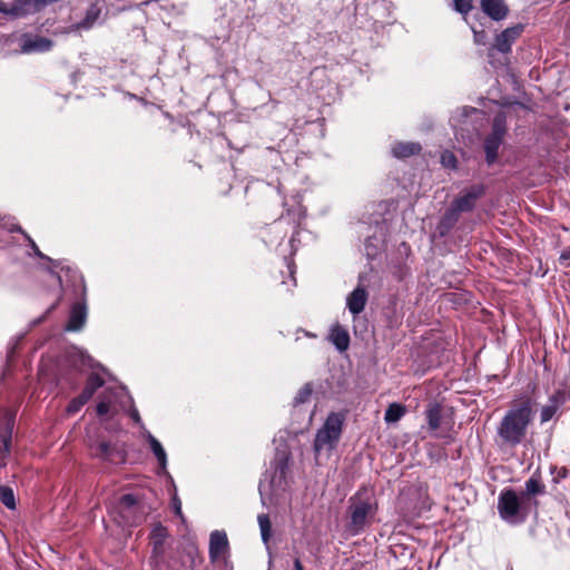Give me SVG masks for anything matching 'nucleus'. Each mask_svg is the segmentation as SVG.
<instances>
[{"label": "nucleus", "instance_id": "4", "mask_svg": "<svg viewBox=\"0 0 570 570\" xmlns=\"http://www.w3.org/2000/svg\"><path fill=\"white\" fill-rule=\"evenodd\" d=\"M534 508L513 489H504L498 497V512L508 524L518 525L527 521Z\"/></svg>", "mask_w": 570, "mask_h": 570}, {"label": "nucleus", "instance_id": "13", "mask_svg": "<svg viewBox=\"0 0 570 570\" xmlns=\"http://www.w3.org/2000/svg\"><path fill=\"white\" fill-rule=\"evenodd\" d=\"M88 311L85 301L72 304L69 313L68 322L65 326L67 332L81 331L87 322Z\"/></svg>", "mask_w": 570, "mask_h": 570}, {"label": "nucleus", "instance_id": "49", "mask_svg": "<svg viewBox=\"0 0 570 570\" xmlns=\"http://www.w3.org/2000/svg\"><path fill=\"white\" fill-rule=\"evenodd\" d=\"M560 258H561V259H564V261H566V259H570V252H563V253L561 254V257H560Z\"/></svg>", "mask_w": 570, "mask_h": 570}, {"label": "nucleus", "instance_id": "16", "mask_svg": "<svg viewBox=\"0 0 570 570\" xmlns=\"http://www.w3.org/2000/svg\"><path fill=\"white\" fill-rule=\"evenodd\" d=\"M481 8L493 20H502L508 14V7L503 0H481Z\"/></svg>", "mask_w": 570, "mask_h": 570}, {"label": "nucleus", "instance_id": "18", "mask_svg": "<svg viewBox=\"0 0 570 570\" xmlns=\"http://www.w3.org/2000/svg\"><path fill=\"white\" fill-rule=\"evenodd\" d=\"M385 243V233L383 228H380V233L376 235L367 236L365 240V253L368 258H374L379 252L383 248Z\"/></svg>", "mask_w": 570, "mask_h": 570}, {"label": "nucleus", "instance_id": "38", "mask_svg": "<svg viewBox=\"0 0 570 570\" xmlns=\"http://www.w3.org/2000/svg\"><path fill=\"white\" fill-rule=\"evenodd\" d=\"M58 304H59V299L57 302H55L51 306H49L47 308V311L43 313V315H41L40 317L33 320L32 321V325L36 326V325L40 324L41 322H43L48 317V315L50 313H52V311H55L57 308Z\"/></svg>", "mask_w": 570, "mask_h": 570}, {"label": "nucleus", "instance_id": "31", "mask_svg": "<svg viewBox=\"0 0 570 570\" xmlns=\"http://www.w3.org/2000/svg\"><path fill=\"white\" fill-rule=\"evenodd\" d=\"M459 215L460 213L456 212L452 206L446 210V213L444 214L441 223H440V227L442 229H445V230H449L450 228H452L454 226V224L458 222L459 219Z\"/></svg>", "mask_w": 570, "mask_h": 570}, {"label": "nucleus", "instance_id": "23", "mask_svg": "<svg viewBox=\"0 0 570 570\" xmlns=\"http://www.w3.org/2000/svg\"><path fill=\"white\" fill-rule=\"evenodd\" d=\"M426 421L430 430L435 431L441 428L442 424V409L439 404H429L425 411Z\"/></svg>", "mask_w": 570, "mask_h": 570}, {"label": "nucleus", "instance_id": "25", "mask_svg": "<svg viewBox=\"0 0 570 570\" xmlns=\"http://www.w3.org/2000/svg\"><path fill=\"white\" fill-rule=\"evenodd\" d=\"M168 537L167 529L161 524L154 525L150 538L154 544V552H161L163 546L165 543L166 538Z\"/></svg>", "mask_w": 570, "mask_h": 570}, {"label": "nucleus", "instance_id": "29", "mask_svg": "<svg viewBox=\"0 0 570 570\" xmlns=\"http://www.w3.org/2000/svg\"><path fill=\"white\" fill-rule=\"evenodd\" d=\"M0 501L8 509H16V499L13 490L7 485H0Z\"/></svg>", "mask_w": 570, "mask_h": 570}, {"label": "nucleus", "instance_id": "12", "mask_svg": "<svg viewBox=\"0 0 570 570\" xmlns=\"http://www.w3.org/2000/svg\"><path fill=\"white\" fill-rule=\"evenodd\" d=\"M523 31L522 24L509 27L495 37V41L492 46L493 49L502 53L511 51V47L514 41L521 36Z\"/></svg>", "mask_w": 570, "mask_h": 570}, {"label": "nucleus", "instance_id": "47", "mask_svg": "<svg viewBox=\"0 0 570 570\" xmlns=\"http://www.w3.org/2000/svg\"><path fill=\"white\" fill-rule=\"evenodd\" d=\"M450 122H451V125L453 126V128H455V129H456V128H458V126H459L458 116H456V115H453V116L451 117V119H450Z\"/></svg>", "mask_w": 570, "mask_h": 570}, {"label": "nucleus", "instance_id": "9", "mask_svg": "<svg viewBox=\"0 0 570 570\" xmlns=\"http://www.w3.org/2000/svg\"><path fill=\"white\" fill-rule=\"evenodd\" d=\"M92 455L105 461L118 463L125 461V452L116 444L108 441H99L90 445Z\"/></svg>", "mask_w": 570, "mask_h": 570}, {"label": "nucleus", "instance_id": "7", "mask_svg": "<svg viewBox=\"0 0 570 570\" xmlns=\"http://www.w3.org/2000/svg\"><path fill=\"white\" fill-rule=\"evenodd\" d=\"M19 48L20 52L24 55L43 53L53 48V41L49 38L27 32L20 36Z\"/></svg>", "mask_w": 570, "mask_h": 570}, {"label": "nucleus", "instance_id": "44", "mask_svg": "<svg viewBox=\"0 0 570 570\" xmlns=\"http://www.w3.org/2000/svg\"><path fill=\"white\" fill-rule=\"evenodd\" d=\"M129 415L130 417L137 423V424H140L141 423V419H140V415H139V412L136 407H132L130 411H129Z\"/></svg>", "mask_w": 570, "mask_h": 570}, {"label": "nucleus", "instance_id": "50", "mask_svg": "<svg viewBox=\"0 0 570 570\" xmlns=\"http://www.w3.org/2000/svg\"><path fill=\"white\" fill-rule=\"evenodd\" d=\"M285 465H286V462L279 461V463H278V466H277V468H279V470H281V473H282V474L284 473V466H285Z\"/></svg>", "mask_w": 570, "mask_h": 570}, {"label": "nucleus", "instance_id": "37", "mask_svg": "<svg viewBox=\"0 0 570 570\" xmlns=\"http://www.w3.org/2000/svg\"><path fill=\"white\" fill-rule=\"evenodd\" d=\"M26 238L29 243V246L30 248L32 249V252L35 253V255H37L39 258H42V259H47L51 263H53L55 266H58V263L53 262L50 257L46 256L37 246V244L35 243V240L29 236V235H26Z\"/></svg>", "mask_w": 570, "mask_h": 570}, {"label": "nucleus", "instance_id": "8", "mask_svg": "<svg viewBox=\"0 0 570 570\" xmlns=\"http://www.w3.org/2000/svg\"><path fill=\"white\" fill-rule=\"evenodd\" d=\"M570 401V389H558L549 397L548 404L543 405L540 412V422L550 421L558 410Z\"/></svg>", "mask_w": 570, "mask_h": 570}, {"label": "nucleus", "instance_id": "40", "mask_svg": "<svg viewBox=\"0 0 570 570\" xmlns=\"http://www.w3.org/2000/svg\"><path fill=\"white\" fill-rule=\"evenodd\" d=\"M407 273L409 268L405 265H403L397 267V269L394 272V275L399 281H402L407 275Z\"/></svg>", "mask_w": 570, "mask_h": 570}, {"label": "nucleus", "instance_id": "21", "mask_svg": "<svg viewBox=\"0 0 570 570\" xmlns=\"http://www.w3.org/2000/svg\"><path fill=\"white\" fill-rule=\"evenodd\" d=\"M330 340L340 352H344L348 348L350 335L347 331L340 325L331 330Z\"/></svg>", "mask_w": 570, "mask_h": 570}, {"label": "nucleus", "instance_id": "15", "mask_svg": "<svg viewBox=\"0 0 570 570\" xmlns=\"http://www.w3.org/2000/svg\"><path fill=\"white\" fill-rule=\"evenodd\" d=\"M228 540L224 531L215 530L209 538V558L214 562L218 560L227 550Z\"/></svg>", "mask_w": 570, "mask_h": 570}, {"label": "nucleus", "instance_id": "14", "mask_svg": "<svg viewBox=\"0 0 570 570\" xmlns=\"http://www.w3.org/2000/svg\"><path fill=\"white\" fill-rule=\"evenodd\" d=\"M38 12L36 0H14L7 3L6 17L11 19H21Z\"/></svg>", "mask_w": 570, "mask_h": 570}, {"label": "nucleus", "instance_id": "48", "mask_svg": "<svg viewBox=\"0 0 570 570\" xmlns=\"http://www.w3.org/2000/svg\"><path fill=\"white\" fill-rule=\"evenodd\" d=\"M7 3L0 0V13L6 16Z\"/></svg>", "mask_w": 570, "mask_h": 570}, {"label": "nucleus", "instance_id": "51", "mask_svg": "<svg viewBox=\"0 0 570 570\" xmlns=\"http://www.w3.org/2000/svg\"><path fill=\"white\" fill-rule=\"evenodd\" d=\"M49 272L57 277L59 283H61V277L58 274H56L51 268H49Z\"/></svg>", "mask_w": 570, "mask_h": 570}, {"label": "nucleus", "instance_id": "30", "mask_svg": "<svg viewBox=\"0 0 570 570\" xmlns=\"http://www.w3.org/2000/svg\"><path fill=\"white\" fill-rule=\"evenodd\" d=\"M257 521L261 530L262 540L264 543H267L271 538L272 529L269 517L267 514L262 513L257 517Z\"/></svg>", "mask_w": 570, "mask_h": 570}, {"label": "nucleus", "instance_id": "26", "mask_svg": "<svg viewBox=\"0 0 570 570\" xmlns=\"http://www.w3.org/2000/svg\"><path fill=\"white\" fill-rule=\"evenodd\" d=\"M99 13H100V10L97 7L92 6L91 8H89L87 10V13H86V17L83 18V20L71 26L70 30L76 31L79 29H90L94 26L95 21L98 19Z\"/></svg>", "mask_w": 570, "mask_h": 570}, {"label": "nucleus", "instance_id": "1", "mask_svg": "<svg viewBox=\"0 0 570 570\" xmlns=\"http://www.w3.org/2000/svg\"><path fill=\"white\" fill-rule=\"evenodd\" d=\"M532 413V401L527 397L504 414L497 430L502 444L515 446L522 442Z\"/></svg>", "mask_w": 570, "mask_h": 570}, {"label": "nucleus", "instance_id": "42", "mask_svg": "<svg viewBox=\"0 0 570 570\" xmlns=\"http://www.w3.org/2000/svg\"><path fill=\"white\" fill-rule=\"evenodd\" d=\"M59 0H36V7H38V12L41 11L46 6L50 3L58 2Z\"/></svg>", "mask_w": 570, "mask_h": 570}, {"label": "nucleus", "instance_id": "6", "mask_svg": "<svg viewBox=\"0 0 570 570\" xmlns=\"http://www.w3.org/2000/svg\"><path fill=\"white\" fill-rule=\"evenodd\" d=\"M507 131L505 117L499 114L494 117L491 132L483 141L485 161L489 166L493 165L498 158L499 148L502 145Z\"/></svg>", "mask_w": 570, "mask_h": 570}, {"label": "nucleus", "instance_id": "43", "mask_svg": "<svg viewBox=\"0 0 570 570\" xmlns=\"http://www.w3.org/2000/svg\"><path fill=\"white\" fill-rule=\"evenodd\" d=\"M476 112V109L473 107H463L458 111L460 117H468L470 114Z\"/></svg>", "mask_w": 570, "mask_h": 570}, {"label": "nucleus", "instance_id": "34", "mask_svg": "<svg viewBox=\"0 0 570 570\" xmlns=\"http://www.w3.org/2000/svg\"><path fill=\"white\" fill-rule=\"evenodd\" d=\"M2 441V448L0 451L2 452V456L7 455L10 452V443H11V430L7 429L0 434Z\"/></svg>", "mask_w": 570, "mask_h": 570}, {"label": "nucleus", "instance_id": "32", "mask_svg": "<svg viewBox=\"0 0 570 570\" xmlns=\"http://www.w3.org/2000/svg\"><path fill=\"white\" fill-rule=\"evenodd\" d=\"M312 392L313 390L311 384L306 383L303 387L298 390L296 396L294 397V405L297 406L306 403L311 399Z\"/></svg>", "mask_w": 570, "mask_h": 570}, {"label": "nucleus", "instance_id": "11", "mask_svg": "<svg viewBox=\"0 0 570 570\" xmlns=\"http://www.w3.org/2000/svg\"><path fill=\"white\" fill-rule=\"evenodd\" d=\"M519 494L537 512L539 505L537 497L546 494V485L541 482L540 476L533 474L525 481L524 489Z\"/></svg>", "mask_w": 570, "mask_h": 570}, {"label": "nucleus", "instance_id": "2", "mask_svg": "<svg viewBox=\"0 0 570 570\" xmlns=\"http://www.w3.org/2000/svg\"><path fill=\"white\" fill-rule=\"evenodd\" d=\"M344 422V413L331 412L317 430L313 443L316 464L322 465L331 458L341 440Z\"/></svg>", "mask_w": 570, "mask_h": 570}, {"label": "nucleus", "instance_id": "41", "mask_svg": "<svg viewBox=\"0 0 570 570\" xmlns=\"http://www.w3.org/2000/svg\"><path fill=\"white\" fill-rule=\"evenodd\" d=\"M472 30H473L475 43H478V45L484 43V41H485V33H484V31L483 30L482 31H478L475 29H472Z\"/></svg>", "mask_w": 570, "mask_h": 570}, {"label": "nucleus", "instance_id": "22", "mask_svg": "<svg viewBox=\"0 0 570 570\" xmlns=\"http://www.w3.org/2000/svg\"><path fill=\"white\" fill-rule=\"evenodd\" d=\"M104 384H105V381L99 374L91 373L88 376L86 385H85L82 392L80 393V395L82 396V399L89 401L92 397V395L96 393V391L98 389L102 387Z\"/></svg>", "mask_w": 570, "mask_h": 570}, {"label": "nucleus", "instance_id": "24", "mask_svg": "<svg viewBox=\"0 0 570 570\" xmlns=\"http://www.w3.org/2000/svg\"><path fill=\"white\" fill-rule=\"evenodd\" d=\"M116 395L117 392L111 389L104 391L96 407V412L99 416L106 415L109 412L110 405L115 401Z\"/></svg>", "mask_w": 570, "mask_h": 570}, {"label": "nucleus", "instance_id": "33", "mask_svg": "<svg viewBox=\"0 0 570 570\" xmlns=\"http://www.w3.org/2000/svg\"><path fill=\"white\" fill-rule=\"evenodd\" d=\"M87 402L81 395L72 399L67 406L68 414H76Z\"/></svg>", "mask_w": 570, "mask_h": 570}, {"label": "nucleus", "instance_id": "19", "mask_svg": "<svg viewBox=\"0 0 570 570\" xmlns=\"http://www.w3.org/2000/svg\"><path fill=\"white\" fill-rule=\"evenodd\" d=\"M146 439L149 443L150 450L156 456L159 468L166 472L167 468V454L165 449L163 448L161 443L150 433H146Z\"/></svg>", "mask_w": 570, "mask_h": 570}, {"label": "nucleus", "instance_id": "10", "mask_svg": "<svg viewBox=\"0 0 570 570\" xmlns=\"http://www.w3.org/2000/svg\"><path fill=\"white\" fill-rule=\"evenodd\" d=\"M484 191L483 185H473L455 198L451 206L460 214L471 212L475 206V202L484 195Z\"/></svg>", "mask_w": 570, "mask_h": 570}, {"label": "nucleus", "instance_id": "45", "mask_svg": "<svg viewBox=\"0 0 570 570\" xmlns=\"http://www.w3.org/2000/svg\"><path fill=\"white\" fill-rule=\"evenodd\" d=\"M293 570H305L304 567H303L302 561L298 558L294 559Z\"/></svg>", "mask_w": 570, "mask_h": 570}, {"label": "nucleus", "instance_id": "20", "mask_svg": "<svg viewBox=\"0 0 570 570\" xmlns=\"http://www.w3.org/2000/svg\"><path fill=\"white\" fill-rule=\"evenodd\" d=\"M421 151V145L413 141L396 142L392 147V154L396 158H406Z\"/></svg>", "mask_w": 570, "mask_h": 570}, {"label": "nucleus", "instance_id": "3", "mask_svg": "<svg viewBox=\"0 0 570 570\" xmlns=\"http://www.w3.org/2000/svg\"><path fill=\"white\" fill-rule=\"evenodd\" d=\"M377 513V501L366 490H358L348 499L346 530L352 535L365 531Z\"/></svg>", "mask_w": 570, "mask_h": 570}, {"label": "nucleus", "instance_id": "35", "mask_svg": "<svg viewBox=\"0 0 570 570\" xmlns=\"http://www.w3.org/2000/svg\"><path fill=\"white\" fill-rule=\"evenodd\" d=\"M441 163L446 168H455L458 160L453 153L446 150L441 155Z\"/></svg>", "mask_w": 570, "mask_h": 570}, {"label": "nucleus", "instance_id": "36", "mask_svg": "<svg viewBox=\"0 0 570 570\" xmlns=\"http://www.w3.org/2000/svg\"><path fill=\"white\" fill-rule=\"evenodd\" d=\"M454 9L462 13L466 14L472 9V0H453Z\"/></svg>", "mask_w": 570, "mask_h": 570}, {"label": "nucleus", "instance_id": "46", "mask_svg": "<svg viewBox=\"0 0 570 570\" xmlns=\"http://www.w3.org/2000/svg\"><path fill=\"white\" fill-rule=\"evenodd\" d=\"M11 233L18 232L21 233L24 237L28 235L19 225H13L10 229Z\"/></svg>", "mask_w": 570, "mask_h": 570}, {"label": "nucleus", "instance_id": "17", "mask_svg": "<svg viewBox=\"0 0 570 570\" xmlns=\"http://www.w3.org/2000/svg\"><path fill=\"white\" fill-rule=\"evenodd\" d=\"M367 302V292L365 288L357 286L348 296L346 299V305L348 311L353 315H357L361 312H363L365 305Z\"/></svg>", "mask_w": 570, "mask_h": 570}, {"label": "nucleus", "instance_id": "5", "mask_svg": "<svg viewBox=\"0 0 570 570\" xmlns=\"http://www.w3.org/2000/svg\"><path fill=\"white\" fill-rule=\"evenodd\" d=\"M149 508L132 493L124 494L114 507V519L122 527L141 524L149 513Z\"/></svg>", "mask_w": 570, "mask_h": 570}, {"label": "nucleus", "instance_id": "39", "mask_svg": "<svg viewBox=\"0 0 570 570\" xmlns=\"http://www.w3.org/2000/svg\"><path fill=\"white\" fill-rule=\"evenodd\" d=\"M171 503H173V508H174L175 514L178 515V517H183L181 502H180V500H179V498L177 495L173 497Z\"/></svg>", "mask_w": 570, "mask_h": 570}, {"label": "nucleus", "instance_id": "27", "mask_svg": "<svg viewBox=\"0 0 570 570\" xmlns=\"http://www.w3.org/2000/svg\"><path fill=\"white\" fill-rule=\"evenodd\" d=\"M405 414V409L402 404L392 403L385 411L384 420L386 423H395L401 420Z\"/></svg>", "mask_w": 570, "mask_h": 570}, {"label": "nucleus", "instance_id": "28", "mask_svg": "<svg viewBox=\"0 0 570 570\" xmlns=\"http://www.w3.org/2000/svg\"><path fill=\"white\" fill-rule=\"evenodd\" d=\"M70 358L73 365L87 366L94 368L96 366L94 360L82 350H75L73 353L70 354Z\"/></svg>", "mask_w": 570, "mask_h": 570}]
</instances>
